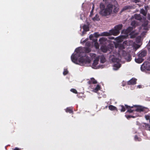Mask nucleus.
I'll use <instances>...</instances> for the list:
<instances>
[{
  "instance_id": "nucleus-45",
  "label": "nucleus",
  "mask_w": 150,
  "mask_h": 150,
  "mask_svg": "<svg viewBox=\"0 0 150 150\" xmlns=\"http://www.w3.org/2000/svg\"><path fill=\"white\" fill-rule=\"evenodd\" d=\"M147 24V22H146V25Z\"/></svg>"
},
{
  "instance_id": "nucleus-13",
  "label": "nucleus",
  "mask_w": 150,
  "mask_h": 150,
  "mask_svg": "<svg viewBox=\"0 0 150 150\" xmlns=\"http://www.w3.org/2000/svg\"><path fill=\"white\" fill-rule=\"evenodd\" d=\"M138 57V58L135 59V61L137 63H140L143 62V59L140 57Z\"/></svg>"
},
{
  "instance_id": "nucleus-46",
  "label": "nucleus",
  "mask_w": 150,
  "mask_h": 150,
  "mask_svg": "<svg viewBox=\"0 0 150 150\" xmlns=\"http://www.w3.org/2000/svg\"><path fill=\"white\" fill-rule=\"evenodd\" d=\"M103 1H106V0H103Z\"/></svg>"
},
{
  "instance_id": "nucleus-24",
  "label": "nucleus",
  "mask_w": 150,
  "mask_h": 150,
  "mask_svg": "<svg viewBox=\"0 0 150 150\" xmlns=\"http://www.w3.org/2000/svg\"><path fill=\"white\" fill-rule=\"evenodd\" d=\"M94 5H93V7H92V10L91 12L90 15V16H92L93 15V10H94Z\"/></svg>"
},
{
  "instance_id": "nucleus-20",
  "label": "nucleus",
  "mask_w": 150,
  "mask_h": 150,
  "mask_svg": "<svg viewBox=\"0 0 150 150\" xmlns=\"http://www.w3.org/2000/svg\"><path fill=\"white\" fill-rule=\"evenodd\" d=\"M120 107L121 108L120 110L121 112H124L125 111V107L122 105H120Z\"/></svg>"
},
{
  "instance_id": "nucleus-32",
  "label": "nucleus",
  "mask_w": 150,
  "mask_h": 150,
  "mask_svg": "<svg viewBox=\"0 0 150 150\" xmlns=\"http://www.w3.org/2000/svg\"><path fill=\"white\" fill-rule=\"evenodd\" d=\"M126 117L127 118H130L131 117H136V116H129V115H128V116H126Z\"/></svg>"
},
{
  "instance_id": "nucleus-31",
  "label": "nucleus",
  "mask_w": 150,
  "mask_h": 150,
  "mask_svg": "<svg viewBox=\"0 0 150 150\" xmlns=\"http://www.w3.org/2000/svg\"><path fill=\"white\" fill-rule=\"evenodd\" d=\"M135 140H138V141H139L141 140L140 139H138V137L136 136H135Z\"/></svg>"
},
{
  "instance_id": "nucleus-47",
  "label": "nucleus",
  "mask_w": 150,
  "mask_h": 150,
  "mask_svg": "<svg viewBox=\"0 0 150 150\" xmlns=\"http://www.w3.org/2000/svg\"><path fill=\"white\" fill-rule=\"evenodd\" d=\"M149 122H150V120H149Z\"/></svg>"
},
{
  "instance_id": "nucleus-7",
  "label": "nucleus",
  "mask_w": 150,
  "mask_h": 150,
  "mask_svg": "<svg viewBox=\"0 0 150 150\" xmlns=\"http://www.w3.org/2000/svg\"><path fill=\"white\" fill-rule=\"evenodd\" d=\"M132 30V28L131 27L129 28L126 30L125 32L126 33V37L129 35H130L131 38H133L135 36L134 33L133 32H131Z\"/></svg>"
},
{
  "instance_id": "nucleus-29",
  "label": "nucleus",
  "mask_w": 150,
  "mask_h": 150,
  "mask_svg": "<svg viewBox=\"0 0 150 150\" xmlns=\"http://www.w3.org/2000/svg\"><path fill=\"white\" fill-rule=\"evenodd\" d=\"M90 49H88V48H86L85 49V52H90Z\"/></svg>"
},
{
  "instance_id": "nucleus-12",
  "label": "nucleus",
  "mask_w": 150,
  "mask_h": 150,
  "mask_svg": "<svg viewBox=\"0 0 150 150\" xmlns=\"http://www.w3.org/2000/svg\"><path fill=\"white\" fill-rule=\"evenodd\" d=\"M109 108L111 110H117V108L112 105H110L109 106Z\"/></svg>"
},
{
  "instance_id": "nucleus-37",
  "label": "nucleus",
  "mask_w": 150,
  "mask_h": 150,
  "mask_svg": "<svg viewBox=\"0 0 150 150\" xmlns=\"http://www.w3.org/2000/svg\"><path fill=\"white\" fill-rule=\"evenodd\" d=\"M128 8V7H125L122 10H126V9H127Z\"/></svg>"
},
{
  "instance_id": "nucleus-25",
  "label": "nucleus",
  "mask_w": 150,
  "mask_h": 150,
  "mask_svg": "<svg viewBox=\"0 0 150 150\" xmlns=\"http://www.w3.org/2000/svg\"><path fill=\"white\" fill-rule=\"evenodd\" d=\"M68 73V71L67 69H64L63 74L64 75L67 74Z\"/></svg>"
},
{
  "instance_id": "nucleus-34",
  "label": "nucleus",
  "mask_w": 150,
  "mask_h": 150,
  "mask_svg": "<svg viewBox=\"0 0 150 150\" xmlns=\"http://www.w3.org/2000/svg\"><path fill=\"white\" fill-rule=\"evenodd\" d=\"M109 35V33H103V35L105 36H108Z\"/></svg>"
},
{
  "instance_id": "nucleus-17",
  "label": "nucleus",
  "mask_w": 150,
  "mask_h": 150,
  "mask_svg": "<svg viewBox=\"0 0 150 150\" xmlns=\"http://www.w3.org/2000/svg\"><path fill=\"white\" fill-rule=\"evenodd\" d=\"M140 13H142L144 15H145L146 14V11H145L143 9H141L140 10Z\"/></svg>"
},
{
  "instance_id": "nucleus-2",
  "label": "nucleus",
  "mask_w": 150,
  "mask_h": 150,
  "mask_svg": "<svg viewBox=\"0 0 150 150\" xmlns=\"http://www.w3.org/2000/svg\"><path fill=\"white\" fill-rule=\"evenodd\" d=\"M100 8L99 13L102 16H109L114 13H116L118 11V5L116 1L108 4L106 8L103 4H101Z\"/></svg>"
},
{
  "instance_id": "nucleus-30",
  "label": "nucleus",
  "mask_w": 150,
  "mask_h": 150,
  "mask_svg": "<svg viewBox=\"0 0 150 150\" xmlns=\"http://www.w3.org/2000/svg\"><path fill=\"white\" fill-rule=\"evenodd\" d=\"M149 115H146L145 116V118L146 120H148L149 118Z\"/></svg>"
},
{
  "instance_id": "nucleus-33",
  "label": "nucleus",
  "mask_w": 150,
  "mask_h": 150,
  "mask_svg": "<svg viewBox=\"0 0 150 150\" xmlns=\"http://www.w3.org/2000/svg\"><path fill=\"white\" fill-rule=\"evenodd\" d=\"M94 35L96 38H97V37H98L99 36V35H98V34L97 33H95Z\"/></svg>"
},
{
  "instance_id": "nucleus-9",
  "label": "nucleus",
  "mask_w": 150,
  "mask_h": 150,
  "mask_svg": "<svg viewBox=\"0 0 150 150\" xmlns=\"http://www.w3.org/2000/svg\"><path fill=\"white\" fill-rule=\"evenodd\" d=\"M132 45L134 46V47L135 48L137 47V48H139L140 47V46L139 45H137L136 46H135L134 44L133 43V42L132 41H129L128 42V44L127 45H126V46L127 45Z\"/></svg>"
},
{
  "instance_id": "nucleus-28",
  "label": "nucleus",
  "mask_w": 150,
  "mask_h": 150,
  "mask_svg": "<svg viewBox=\"0 0 150 150\" xmlns=\"http://www.w3.org/2000/svg\"><path fill=\"white\" fill-rule=\"evenodd\" d=\"M105 41V39L104 38H102L99 39V41L101 43L102 42Z\"/></svg>"
},
{
  "instance_id": "nucleus-10",
  "label": "nucleus",
  "mask_w": 150,
  "mask_h": 150,
  "mask_svg": "<svg viewBox=\"0 0 150 150\" xmlns=\"http://www.w3.org/2000/svg\"><path fill=\"white\" fill-rule=\"evenodd\" d=\"M146 52L145 51L142 52L138 55V57H140L141 58H142V57H143L145 56L146 55Z\"/></svg>"
},
{
  "instance_id": "nucleus-19",
  "label": "nucleus",
  "mask_w": 150,
  "mask_h": 150,
  "mask_svg": "<svg viewBox=\"0 0 150 150\" xmlns=\"http://www.w3.org/2000/svg\"><path fill=\"white\" fill-rule=\"evenodd\" d=\"M134 17L137 20H140L141 18L140 16L139 15L135 14L134 15Z\"/></svg>"
},
{
  "instance_id": "nucleus-14",
  "label": "nucleus",
  "mask_w": 150,
  "mask_h": 150,
  "mask_svg": "<svg viewBox=\"0 0 150 150\" xmlns=\"http://www.w3.org/2000/svg\"><path fill=\"white\" fill-rule=\"evenodd\" d=\"M92 19L94 21H99L100 20V19L98 15L97 14H96L95 17L92 18Z\"/></svg>"
},
{
  "instance_id": "nucleus-27",
  "label": "nucleus",
  "mask_w": 150,
  "mask_h": 150,
  "mask_svg": "<svg viewBox=\"0 0 150 150\" xmlns=\"http://www.w3.org/2000/svg\"><path fill=\"white\" fill-rule=\"evenodd\" d=\"M71 91L74 93H77V92L76 90L74 89H71Z\"/></svg>"
},
{
  "instance_id": "nucleus-1",
  "label": "nucleus",
  "mask_w": 150,
  "mask_h": 150,
  "mask_svg": "<svg viewBox=\"0 0 150 150\" xmlns=\"http://www.w3.org/2000/svg\"><path fill=\"white\" fill-rule=\"evenodd\" d=\"M82 48L79 47L76 49L71 57L72 61L75 64L81 66H88L90 65L91 60L86 57L81 56Z\"/></svg>"
},
{
  "instance_id": "nucleus-35",
  "label": "nucleus",
  "mask_w": 150,
  "mask_h": 150,
  "mask_svg": "<svg viewBox=\"0 0 150 150\" xmlns=\"http://www.w3.org/2000/svg\"><path fill=\"white\" fill-rule=\"evenodd\" d=\"M93 37V35H91L89 36V38L91 40H92V38Z\"/></svg>"
},
{
  "instance_id": "nucleus-5",
  "label": "nucleus",
  "mask_w": 150,
  "mask_h": 150,
  "mask_svg": "<svg viewBox=\"0 0 150 150\" xmlns=\"http://www.w3.org/2000/svg\"><path fill=\"white\" fill-rule=\"evenodd\" d=\"M113 62L116 63L114 64L113 69L115 70H117L120 67V65L119 64L120 59H119L113 58L112 59Z\"/></svg>"
},
{
  "instance_id": "nucleus-26",
  "label": "nucleus",
  "mask_w": 150,
  "mask_h": 150,
  "mask_svg": "<svg viewBox=\"0 0 150 150\" xmlns=\"http://www.w3.org/2000/svg\"><path fill=\"white\" fill-rule=\"evenodd\" d=\"M91 82L93 83H96V81L93 78L91 79Z\"/></svg>"
},
{
  "instance_id": "nucleus-11",
  "label": "nucleus",
  "mask_w": 150,
  "mask_h": 150,
  "mask_svg": "<svg viewBox=\"0 0 150 150\" xmlns=\"http://www.w3.org/2000/svg\"><path fill=\"white\" fill-rule=\"evenodd\" d=\"M83 34H84V32H86L89 30V27L88 25H84L83 27Z\"/></svg>"
},
{
  "instance_id": "nucleus-22",
  "label": "nucleus",
  "mask_w": 150,
  "mask_h": 150,
  "mask_svg": "<svg viewBox=\"0 0 150 150\" xmlns=\"http://www.w3.org/2000/svg\"><path fill=\"white\" fill-rule=\"evenodd\" d=\"M66 111L67 112H69V113H71L72 112L71 109L69 108H67L66 110Z\"/></svg>"
},
{
  "instance_id": "nucleus-8",
  "label": "nucleus",
  "mask_w": 150,
  "mask_h": 150,
  "mask_svg": "<svg viewBox=\"0 0 150 150\" xmlns=\"http://www.w3.org/2000/svg\"><path fill=\"white\" fill-rule=\"evenodd\" d=\"M136 79H135L132 78L129 80L128 82V84H134L136 83Z\"/></svg>"
},
{
  "instance_id": "nucleus-39",
  "label": "nucleus",
  "mask_w": 150,
  "mask_h": 150,
  "mask_svg": "<svg viewBox=\"0 0 150 150\" xmlns=\"http://www.w3.org/2000/svg\"><path fill=\"white\" fill-rule=\"evenodd\" d=\"M124 48V47L123 46L122 47V46H120L119 47V48L120 49H123Z\"/></svg>"
},
{
  "instance_id": "nucleus-6",
  "label": "nucleus",
  "mask_w": 150,
  "mask_h": 150,
  "mask_svg": "<svg viewBox=\"0 0 150 150\" xmlns=\"http://www.w3.org/2000/svg\"><path fill=\"white\" fill-rule=\"evenodd\" d=\"M141 69L142 71L145 70H150V63L148 62L144 63L141 67Z\"/></svg>"
},
{
  "instance_id": "nucleus-42",
  "label": "nucleus",
  "mask_w": 150,
  "mask_h": 150,
  "mask_svg": "<svg viewBox=\"0 0 150 150\" xmlns=\"http://www.w3.org/2000/svg\"><path fill=\"white\" fill-rule=\"evenodd\" d=\"M124 37L123 36H122L120 38V39H121V40H122V39Z\"/></svg>"
},
{
  "instance_id": "nucleus-23",
  "label": "nucleus",
  "mask_w": 150,
  "mask_h": 150,
  "mask_svg": "<svg viewBox=\"0 0 150 150\" xmlns=\"http://www.w3.org/2000/svg\"><path fill=\"white\" fill-rule=\"evenodd\" d=\"M100 89V87L98 85H97L96 87V88L94 90V91L95 92H96L98 90H99Z\"/></svg>"
},
{
  "instance_id": "nucleus-15",
  "label": "nucleus",
  "mask_w": 150,
  "mask_h": 150,
  "mask_svg": "<svg viewBox=\"0 0 150 150\" xmlns=\"http://www.w3.org/2000/svg\"><path fill=\"white\" fill-rule=\"evenodd\" d=\"M97 40H95L94 41V46L97 49V48H98V47H99V45L98 44V43H97Z\"/></svg>"
},
{
  "instance_id": "nucleus-44",
  "label": "nucleus",
  "mask_w": 150,
  "mask_h": 150,
  "mask_svg": "<svg viewBox=\"0 0 150 150\" xmlns=\"http://www.w3.org/2000/svg\"><path fill=\"white\" fill-rule=\"evenodd\" d=\"M135 22H133L132 23V25H133V24L135 23Z\"/></svg>"
},
{
  "instance_id": "nucleus-18",
  "label": "nucleus",
  "mask_w": 150,
  "mask_h": 150,
  "mask_svg": "<svg viewBox=\"0 0 150 150\" xmlns=\"http://www.w3.org/2000/svg\"><path fill=\"white\" fill-rule=\"evenodd\" d=\"M101 50L103 52H105L107 51V49L105 47H103L101 48Z\"/></svg>"
},
{
  "instance_id": "nucleus-16",
  "label": "nucleus",
  "mask_w": 150,
  "mask_h": 150,
  "mask_svg": "<svg viewBox=\"0 0 150 150\" xmlns=\"http://www.w3.org/2000/svg\"><path fill=\"white\" fill-rule=\"evenodd\" d=\"M100 62L101 63H104L105 61V57L103 56H102L100 57Z\"/></svg>"
},
{
  "instance_id": "nucleus-21",
  "label": "nucleus",
  "mask_w": 150,
  "mask_h": 150,
  "mask_svg": "<svg viewBox=\"0 0 150 150\" xmlns=\"http://www.w3.org/2000/svg\"><path fill=\"white\" fill-rule=\"evenodd\" d=\"M145 127L146 129L150 131V125L148 124L145 125Z\"/></svg>"
},
{
  "instance_id": "nucleus-41",
  "label": "nucleus",
  "mask_w": 150,
  "mask_h": 150,
  "mask_svg": "<svg viewBox=\"0 0 150 150\" xmlns=\"http://www.w3.org/2000/svg\"><path fill=\"white\" fill-rule=\"evenodd\" d=\"M126 44H128V42L127 41H126V42H124V43H123V45H124V44H126Z\"/></svg>"
},
{
  "instance_id": "nucleus-36",
  "label": "nucleus",
  "mask_w": 150,
  "mask_h": 150,
  "mask_svg": "<svg viewBox=\"0 0 150 150\" xmlns=\"http://www.w3.org/2000/svg\"><path fill=\"white\" fill-rule=\"evenodd\" d=\"M13 150H20V149L19 148L16 147Z\"/></svg>"
},
{
  "instance_id": "nucleus-38",
  "label": "nucleus",
  "mask_w": 150,
  "mask_h": 150,
  "mask_svg": "<svg viewBox=\"0 0 150 150\" xmlns=\"http://www.w3.org/2000/svg\"><path fill=\"white\" fill-rule=\"evenodd\" d=\"M118 27H119V28H118V29H117V33L118 32V30H119L120 29L121 27V26H118Z\"/></svg>"
},
{
  "instance_id": "nucleus-43",
  "label": "nucleus",
  "mask_w": 150,
  "mask_h": 150,
  "mask_svg": "<svg viewBox=\"0 0 150 150\" xmlns=\"http://www.w3.org/2000/svg\"><path fill=\"white\" fill-rule=\"evenodd\" d=\"M129 57V60H128V61H129L131 60V57Z\"/></svg>"
},
{
  "instance_id": "nucleus-40",
  "label": "nucleus",
  "mask_w": 150,
  "mask_h": 150,
  "mask_svg": "<svg viewBox=\"0 0 150 150\" xmlns=\"http://www.w3.org/2000/svg\"><path fill=\"white\" fill-rule=\"evenodd\" d=\"M137 88H141L142 87V86H141V85H138L137 86Z\"/></svg>"
},
{
  "instance_id": "nucleus-4",
  "label": "nucleus",
  "mask_w": 150,
  "mask_h": 150,
  "mask_svg": "<svg viewBox=\"0 0 150 150\" xmlns=\"http://www.w3.org/2000/svg\"><path fill=\"white\" fill-rule=\"evenodd\" d=\"M90 55L91 59H95L92 65V67L96 69L102 68V67L98 64L99 57L94 54H91Z\"/></svg>"
},
{
  "instance_id": "nucleus-3",
  "label": "nucleus",
  "mask_w": 150,
  "mask_h": 150,
  "mask_svg": "<svg viewBox=\"0 0 150 150\" xmlns=\"http://www.w3.org/2000/svg\"><path fill=\"white\" fill-rule=\"evenodd\" d=\"M125 108L127 109V112H131L133 110H135L137 112H141L143 111L145 109V108L140 106H134L130 107L125 105Z\"/></svg>"
}]
</instances>
